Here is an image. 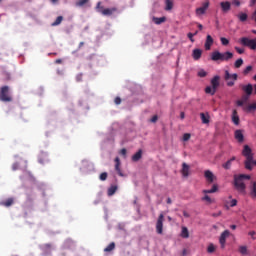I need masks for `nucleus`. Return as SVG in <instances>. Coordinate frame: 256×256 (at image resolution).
<instances>
[{
  "label": "nucleus",
  "instance_id": "obj_1",
  "mask_svg": "<svg viewBox=\"0 0 256 256\" xmlns=\"http://www.w3.org/2000/svg\"><path fill=\"white\" fill-rule=\"evenodd\" d=\"M242 155L246 158V160L244 161L245 169H247L248 171H253V165H256V160H253V150H251V147H249V145L244 146Z\"/></svg>",
  "mask_w": 256,
  "mask_h": 256
},
{
  "label": "nucleus",
  "instance_id": "obj_2",
  "mask_svg": "<svg viewBox=\"0 0 256 256\" xmlns=\"http://www.w3.org/2000/svg\"><path fill=\"white\" fill-rule=\"evenodd\" d=\"M244 179H246V181H249L251 179V176L247 174L234 175V187L238 191V193H245V190L247 189Z\"/></svg>",
  "mask_w": 256,
  "mask_h": 256
},
{
  "label": "nucleus",
  "instance_id": "obj_3",
  "mask_svg": "<svg viewBox=\"0 0 256 256\" xmlns=\"http://www.w3.org/2000/svg\"><path fill=\"white\" fill-rule=\"evenodd\" d=\"M233 59V52H224L214 51L211 54L212 61H231Z\"/></svg>",
  "mask_w": 256,
  "mask_h": 256
},
{
  "label": "nucleus",
  "instance_id": "obj_4",
  "mask_svg": "<svg viewBox=\"0 0 256 256\" xmlns=\"http://www.w3.org/2000/svg\"><path fill=\"white\" fill-rule=\"evenodd\" d=\"M0 101L3 103H11L13 101L9 86H2L0 88Z\"/></svg>",
  "mask_w": 256,
  "mask_h": 256
},
{
  "label": "nucleus",
  "instance_id": "obj_5",
  "mask_svg": "<svg viewBox=\"0 0 256 256\" xmlns=\"http://www.w3.org/2000/svg\"><path fill=\"white\" fill-rule=\"evenodd\" d=\"M239 43H241L243 47H249V49H252L253 51L256 49V38L250 39L248 37H242L239 40Z\"/></svg>",
  "mask_w": 256,
  "mask_h": 256
},
{
  "label": "nucleus",
  "instance_id": "obj_6",
  "mask_svg": "<svg viewBox=\"0 0 256 256\" xmlns=\"http://www.w3.org/2000/svg\"><path fill=\"white\" fill-rule=\"evenodd\" d=\"M237 74H231L228 72V70L225 71L224 79L227 81L228 87H233L235 85V81H237Z\"/></svg>",
  "mask_w": 256,
  "mask_h": 256
},
{
  "label": "nucleus",
  "instance_id": "obj_7",
  "mask_svg": "<svg viewBox=\"0 0 256 256\" xmlns=\"http://www.w3.org/2000/svg\"><path fill=\"white\" fill-rule=\"evenodd\" d=\"M165 221V215H163V213H161L158 216L157 222H156V233H158V235H163V222Z\"/></svg>",
  "mask_w": 256,
  "mask_h": 256
},
{
  "label": "nucleus",
  "instance_id": "obj_8",
  "mask_svg": "<svg viewBox=\"0 0 256 256\" xmlns=\"http://www.w3.org/2000/svg\"><path fill=\"white\" fill-rule=\"evenodd\" d=\"M229 235H230L229 230H225V231L220 235L219 243H220L222 249H225V243H226L227 237H229Z\"/></svg>",
  "mask_w": 256,
  "mask_h": 256
},
{
  "label": "nucleus",
  "instance_id": "obj_9",
  "mask_svg": "<svg viewBox=\"0 0 256 256\" xmlns=\"http://www.w3.org/2000/svg\"><path fill=\"white\" fill-rule=\"evenodd\" d=\"M241 89L248 97H251V95H253V84L242 85Z\"/></svg>",
  "mask_w": 256,
  "mask_h": 256
},
{
  "label": "nucleus",
  "instance_id": "obj_10",
  "mask_svg": "<svg viewBox=\"0 0 256 256\" xmlns=\"http://www.w3.org/2000/svg\"><path fill=\"white\" fill-rule=\"evenodd\" d=\"M209 9V1L202 4V7L196 9V15H205V12Z\"/></svg>",
  "mask_w": 256,
  "mask_h": 256
},
{
  "label": "nucleus",
  "instance_id": "obj_11",
  "mask_svg": "<svg viewBox=\"0 0 256 256\" xmlns=\"http://www.w3.org/2000/svg\"><path fill=\"white\" fill-rule=\"evenodd\" d=\"M38 161L41 165H45V163H49V154H47V152L40 153Z\"/></svg>",
  "mask_w": 256,
  "mask_h": 256
},
{
  "label": "nucleus",
  "instance_id": "obj_12",
  "mask_svg": "<svg viewBox=\"0 0 256 256\" xmlns=\"http://www.w3.org/2000/svg\"><path fill=\"white\" fill-rule=\"evenodd\" d=\"M234 137L238 143H243L245 141V136L243 135V130H236L234 132Z\"/></svg>",
  "mask_w": 256,
  "mask_h": 256
},
{
  "label": "nucleus",
  "instance_id": "obj_13",
  "mask_svg": "<svg viewBox=\"0 0 256 256\" xmlns=\"http://www.w3.org/2000/svg\"><path fill=\"white\" fill-rule=\"evenodd\" d=\"M204 176L208 183H213L215 181V175L210 170H206Z\"/></svg>",
  "mask_w": 256,
  "mask_h": 256
},
{
  "label": "nucleus",
  "instance_id": "obj_14",
  "mask_svg": "<svg viewBox=\"0 0 256 256\" xmlns=\"http://www.w3.org/2000/svg\"><path fill=\"white\" fill-rule=\"evenodd\" d=\"M201 55H203L202 49L196 48L192 52V57H193L194 61H199V59H201Z\"/></svg>",
  "mask_w": 256,
  "mask_h": 256
},
{
  "label": "nucleus",
  "instance_id": "obj_15",
  "mask_svg": "<svg viewBox=\"0 0 256 256\" xmlns=\"http://www.w3.org/2000/svg\"><path fill=\"white\" fill-rule=\"evenodd\" d=\"M220 7H221L223 13H228V11H231V2H229V1L221 2Z\"/></svg>",
  "mask_w": 256,
  "mask_h": 256
},
{
  "label": "nucleus",
  "instance_id": "obj_16",
  "mask_svg": "<svg viewBox=\"0 0 256 256\" xmlns=\"http://www.w3.org/2000/svg\"><path fill=\"white\" fill-rule=\"evenodd\" d=\"M212 45H213V37H211V35H207L206 41L204 44L206 51H210Z\"/></svg>",
  "mask_w": 256,
  "mask_h": 256
},
{
  "label": "nucleus",
  "instance_id": "obj_17",
  "mask_svg": "<svg viewBox=\"0 0 256 256\" xmlns=\"http://www.w3.org/2000/svg\"><path fill=\"white\" fill-rule=\"evenodd\" d=\"M115 171H117L118 175H120V177H123V172H121V160L119 159V157L115 158Z\"/></svg>",
  "mask_w": 256,
  "mask_h": 256
},
{
  "label": "nucleus",
  "instance_id": "obj_18",
  "mask_svg": "<svg viewBox=\"0 0 256 256\" xmlns=\"http://www.w3.org/2000/svg\"><path fill=\"white\" fill-rule=\"evenodd\" d=\"M200 119L204 125L209 124L211 117L209 116V113H200Z\"/></svg>",
  "mask_w": 256,
  "mask_h": 256
},
{
  "label": "nucleus",
  "instance_id": "obj_19",
  "mask_svg": "<svg viewBox=\"0 0 256 256\" xmlns=\"http://www.w3.org/2000/svg\"><path fill=\"white\" fill-rule=\"evenodd\" d=\"M13 203H15V199L14 198H8L7 200L0 202V205L2 207H11V205H13Z\"/></svg>",
  "mask_w": 256,
  "mask_h": 256
},
{
  "label": "nucleus",
  "instance_id": "obj_20",
  "mask_svg": "<svg viewBox=\"0 0 256 256\" xmlns=\"http://www.w3.org/2000/svg\"><path fill=\"white\" fill-rule=\"evenodd\" d=\"M118 186L117 185H111L107 190L108 197H113L114 193H117Z\"/></svg>",
  "mask_w": 256,
  "mask_h": 256
},
{
  "label": "nucleus",
  "instance_id": "obj_21",
  "mask_svg": "<svg viewBox=\"0 0 256 256\" xmlns=\"http://www.w3.org/2000/svg\"><path fill=\"white\" fill-rule=\"evenodd\" d=\"M181 173H182L183 177H189V166L185 162L182 164Z\"/></svg>",
  "mask_w": 256,
  "mask_h": 256
},
{
  "label": "nucleus",
  "instance_id": "obj_22",
  "mask_svg": "<svg viewBox=\"0 0 256 256\" xmlns=\"http://www.w3.org/2000/svg\"><path fill=\"white\" fill-rule=\"evenodd\" d=\"M221 79V77L219 76H214L212 79H211V85L213 87V89H216L217 90V87H219V80Z\"/></svg>",
  "mask_w": 256,
  "mask_h": 256
},
{
  "label": "nucleus",
  "instance_id": "obj_23",
  "mask_svg": "<svg viewBox=\"0 0 256 256\" xmlns=\"http://www.w3.org/2000/svg\"><path fill=\"white\" fill-rule=\"evenodd\" d=\"M117 11V8H106L101 11L102 15L110 16L112 13H115Z\"/></svg>",
  "mask_w": 256,
  "mask_h": 256
},
{
  "label": "nucleus",
  "instance_id": "obj_24",
  "mask_svg": "<svg viewBox=\"0 0 256 256\" xmlns=\"http://www.w3.org/2000/svg\"><path fill=\"white\" fill-rule=\"evenodd\" d=\"M141 157H143V150H139L137 153H135L132 156V161H134L135 163H137V161H139L141 159Z\"/></svg>",
  "mask_w": 256,
  "mask_h": 256
},
{
  "label": "nucleus",
  "instance_id": "obj_25",
  "mask_svg": "<svg viewBox=\"0 0 256 256\" xmlns=\"http://www.w3.org/2000/svg\"><path fill=\"white\" fill-rule=\"evenodd\" d=\"M232 122L234 125H239V115L237 114V110H233L232 112Z\"/></svg>",
  "mask_w": 256,
  "mask_h": 256
},
{
  "label": "nucleus",
  "instance_id": "obj_26",
  "mask_svg": "<svg viewBox=\"0 0 256 256\" xmlns=\"http://www.w3.org/2000/svg\"><path fill=\"white\" fill-rule=\"evenodd\" d=\"M243 110L246 111L247 113H251V111H256V103H252L248 106H245Z\"/></svg>",
  "mask_w": 256,
  "mask_h": 256
},
{
  "label": "nucleus",
  "instance_id": "obj_27",
  "mask_svg": "<svg viewBox=\"0 0 256 256\" xmlns=\"http://www.w3.org/2000/svg\"><path fill=\"white\" fill-rule=\"evenodd\" d=\"M237 17H238L239 21H241L242 23H245V21H247L249 16L247 15V13L241 12L237 15Z\"/></svg>",
  "mask_w": 256,
  "mask_h": 256
},
{
  "label": "nucleus",
  "instance_id": "obj_28",
  "mask_svg": "<svg viewBox=\"0 0 256 256\" xmlns=\"http://www.w3.org/2000/svg\"><path fill=\"white\" fill-rule=\"evenodd\" d=\"M236 157L233 156L230 160H228L226 163L223 164L224 169H231V165L233 161H235Z\"/></svg>",
  "mask_w": 256,
  "mask_h": 256
},
{
  "label": "nucleus",
  "instance_id": "obj_29",
  "mask_svg": "<svg viewBox=\"0 0 256 256\" xmlns=\"http://www.w3.org/2000/svg\"><path fill=\"white\" fill-rule=\"evenodd\" d=\"M219 187L217 186V184H214L212 186V189L210 190H203V193H205V195L209 194V193H217Z\"/></svg>",
  "mask_w": 256,
  "mask_h": 256
},
{
  "label": "nucleus",
  "instance_id": "obj_30",
  "mask_svg": "<svg viewBox=\"0 0 256 256\" xmlns=\"http://www.w3.org/2000/svg\"><path fill=\"white\" fill-rule=\"evenodd\" d=\"M165 11H171L173 9V0H165Z\"/></svg>",
  "mask_w": 256,
  "mask_h": 256
},
{
  "label": "nucleus",
  "instance_id": "obj_31",
  "mask_svg": "<svg viewBox=\"0 0 256 256\" xmlns=\"http://www.w3.org/2000/svg\"><path fill=\"white\" fill-rule=\"evenodd\" d=\"M216 91L217 90L211 86H207L205 88V93H207L208 95H215Z\"/></svg>",
  "mask_w": 256,
  "mask_h": 256
},
{
  "label": "nucleus",
  "instance_id": "obj_32",
  "mask_svg": "<svg viewBox=\"0 0 256 256\" xmlns=\"http://www.w3.org/2000/svg\"><path fill=\"white\" fill-rule=\"evenodd\" d=\"M115 249V242L110 243L105 249V253H111Z\"/></svg>",
  "mask_w": 256,
  "mask_h": 256
},
{
  "label": "nucleus",
  "instance_id": "obj_33",
  "mask_svg": "<svg viewBox=\"0 0 256 256\" xmlns=\"http://www.w3.org/2000/svg\"><path fill=\"white\" fill-rule=\"evenodd\" d=\"M153 21L156 25H161V23H165V17H160V18L154 17Z\"/></svg>",
  "mask_w": 256,
  "mask_h": 256
},
{
  "label": "nucleus",
  "instance_id": "obj_34",
  "mask_svg": "<svg viewBox=\"0 0 256 256\" xmlns=\"http://www.w3.org/2000/svg\"><path fill=\"white\" fill-rule=\"evenodd\" d=\"M63 21V16H58L56 20L52 23L53 27H57V25H61Z\"/></svg>",
  "mask_w": 256,
  "mask_h": 256
},
{
  "label": "nucleus",
  "instance_id": "obj_35",
  "mask_svg": "<svg viewBox=\"0 0 256 256\" xmlns=\"http://www.w3.org/2000/svg\"><path fill=\"white\" fill-rule=\"evenodd\" d=\"M181 235H182V237H183L184 239H188V237H189V230L187 229V227H183V228H182V233H181Z\"/></svg>",
  "mask_w": 256,
  "mask_h": 256
},
{
  "label": "nucleus",
  "instance_id": "obj_36",
  "mask_svg": "<svg viewBox=\"0 0 256 256\" xmlns=\"http://www.w3.org/2000/svg\"><path fill=\"white\" fill-rule=\"evenodd\" d=\"M242 65H243V58L237 59V60L235 61V63H234V67H235L236 69H239Z\"/></svg>",
  "mask_w": 256,
  "mask_h": 256
},
{
  "label": "nucleus",
  "instance_id": "obj_37",
  "mask_svg": "<svg viewBox=\"0 0 256 256\" xmlns=\"http://www.w3.org/2000/svg\"><path fill=\"white\" fill-rule=\"evenodd\" d=\"M215 249H217L215 245L209 244L207 248V253H215Z\"/></svg>",
  "mask_w": 256,
  "mask_h": 256
},
{
  "label": "nucleus",
  "instance_id": "obj_38",
  "mask_svg": "<svg viewBox=\"0 0 256 256\" xmlns=\"http://www.w3.org/2000/svg\"><path fill=\"white\" fill-rule=\"evenodd\" d=\"M239 253H241V255H247V246H240Z\"/></svg>",
  "mask_w": 256,
  "mask_h": 256
},
{
  "label": "nucleus",
  "instance_id": "obj_39",
  "mask_svg": "<svg viewBox=\"0 0 256 256\" xmlns=\"http://www.w3.org/2000/svg\"><path fill=\"white\" fill-rule=\"evenodd\" d=\"M253 71V66H247L244 70H243V75H247L249 74L250 72Z\"/></svg>",
  "mask_w": 256,
  "mask_h": 256
},
{
  "label": "nucleus",
  "instance_id": "obj_40",
  "mask_svg": "<svg viewBox=\"0 0 256 256\" xmlns=\"http://www.w3.org/2000/svg\"><path fill=\"white\" fill-rule=\"evenodd\" d=\"M251 195H252V197L256 198V182H253V184H252Z\"/></svg>",
  "mask_w": 256,
  "mask_h": 256
},
{
  "label": "nucleus",
  "instance_id": "obj_41",
  "mask_svg": "<svg viewBox=\"0 0 256 256\" xmlns=\"http://www.w3.org/2000/svg\"><path fill=\"white\" fill-rule=\"evenodd\" d=\"M89 3V0H80L76 3L77 7H83V5H87Z\"/></svg>",
  "mask_w": 256,
  "mask_h": 256
},
{
  "label": "nucleus",
  "instance_id": "obj_42",
  "mask_svg": "<svg viewBox=\"0 0 256 256\" xmlns=\"http://www.w3.org/2000/svg\"><path fill=\"white\" fill-rule=\"evenodd\" d=\"M202 201H206V203H213V199H211V197H209V195H205L204 197H202Z\"/></svg>",
  "mask_w": 256,
  "mask_h": 256
},
{
  "label": "nucleus",
  "instance_id": "obj_43",
  "mask_svg": "<svg viewBox=\"0 0 256 256\" xmlns=\"http://www.w3.org/2000/svg\"><path fill=\"white\" fill-rule=\"evenodd\" d=\"M220 41H221L222 45H224L225 47H227V45H229V39H227L225 37H221Z\"/></svg>",
  "mask_w": 256,
  "mask_h": 256
},
{
  "label": "nucleus",
  "instance_id": "obj_44",
  "mask_svg": "<svg viewBox=\"0 0 256 256\" xmlns=\"http://www.w3.org/2000/svg\"><path fill=\"white\" fill-rule=\"evenodd\" d=\"M107 176H108L107 172L101 173L99 176L100 181H107Z\"/></svg>",
  "mask_w": 256,
  "mask_h": 256
},
{
  "label": "nucleus",
  "instance_id": "obj_45",
  "mask_svg": "<svg viewBox=\"0 0 256 256\" xmlns=\"http://www.w3.org/2000/svg\"><path fill=\"white\" fill-rule=\"evenodd\" d=\"M197 35V31L193 34V33H188L187 37L188 39H190L191 43H195V39H193V36Z\"/></svg>",
  "mask_w": 256,
  "mask_h": 256
},
{
  "label": "nucleus",
  "instance_id": "obj_46",
  "mask_svg": "<svg viewBox=\"0 0 256 256\" xmlns=\"http://www.w3.org/2000/svg\"><path fill=\"white\" fill-rule=\"evenodd\" d=\"M198 77H207V72L205 70H200L198 72Z\"/></svg>",
  "mask_w": 256,
  "mask_h": 256
},
{
  "label": "nucleus",
  "instance_id": "obj_47",
  "mask_svg": "<svg viewBox=\"0 0 256 256\" xmlns=\"http://www.w3.org/2000/svg\"><path fill=\"white\" fill-rule=\"evenodd\" d=\"M229 207H237V199H232L229 203Z\"/></svg>",
  "mask_w": 256,
  "mask_h": 256
},
{
  "label": "nucleus",
  "instance_id": "obj_48",
  "mask_svg": "<svg viewBox=\"0 0 256 256\" xmlns=\"http://www.w3.org/2000/svg\"><path fill=\"white\" fill-rule=\"evenodd\" d=\"M190 139H191V134L185 133V134L183 135V141H189Z\"/></svg>",
  "mask_w": 256,
  "mask_h": 256
},
{
  "label": "nucleus",
  "instance_id": "obj_49",
  "mask_svg": "<svg viewBox=\"0 0 256 256\" xmlns=\"http://www.w3.org/2000/svg\"><path fill=\"white\" fill-rule=\"evenodd\" d=\"M235 51H237L239 53V55H243V53H245V49L243 48H239V47H235Z\"/></svg>",
  "mask_w": 256,
  "mask_h": 256
},
{
  "label": "nucleus",
  "instance_id": "obj_50",
  "mask_svg": "<svg viewBox=\"0 0 256 256\" xmlns=\"http://www.w3.org/2000/svg\"><path fill=\"white\" fill-rule=\"evenodd\" d=\"M96 9H97V11H98L99 13H101V11L104 10V9H103V6H101V2H98V3H97Z\"/></svg>",
  "mask_w": 256,
  "mask_h": 256
},
{
  "label": "nucleus",
  "instance_id": "obj_51",
  "mask_svg": "<svg viewBox=\"0 0 256 256\" xmlns=\"http://www.w3.org/2000/svg\"><path fill=\"white\" fill-rule=\"evenodd\" d=\"M120 155H122V157H127V149L122 148V149L120 150Z\"/></svg>",
  "mask_w": 256,
  "mask_h": 256
},
{
  "label": "nucleus",
  "instance_id": "obj_52",
  "mask_svg": "<svg viewBox=\"0 0 256 256\" xmlns=\"http://www.w3.org/2000/svg\"><path fill=\"white\" fill-rule=\"evenodd\" d=\"M158 120H159V116L154 115V116L150 119V122H151V123H157Z\"/></svg>",
  "mask_w": 256,
  "mask_h": 256
},
{
  "label": "nucleus",
  "instance_id": "obj_53",
  "mask_svg": "<svg viewBox=\"0 0 256 256\" xmlns=\"http://www.w3.org/2000/svg\"><path fill=\"white\" fill-rule=\"evenodd\" d=\"M236 104H237L238 107H243V105H245V101H243V100H237V101H236Z\"/></svg>",
  "mask_w": 256,
  "mask_h": 256
},
{
  "label": "nucleus",
  "instance_id": "obj_54",
  "mask_svg": "<svg viewBox=\"0 0 256 256\" xmlns=\"http://www.w3.org/2000/svg\"><path fill=\"white\" fill-rule=\"evenodd\" d=\"M114 103H115V105H121V98L120 97H116L114 99Z\"/></svg>",
  "mask_w": 256,
  "mask_h": 256
},
{
  "label": "nucleus",
  "instance_id": "obj_55",
  "mask_svg": "<svg viewBox=\"0 0 256 256\" xmlns=\"http://www.w3.org/2000/svg\"><path fill=\"white\" fill-rule=\"evenodd\" d=\"M249 97H250V96H248V95H244V96L242 97V101H244V103H247V101L249 100Z\"/></svg>",
  "mask_w": 256,
  "mask_h": 256
},
{
  "label": "nucleus",
  "instance_id": "obj_56",
  "mask_svg": "<svg viewBox=\"0 0 256 256\" xmlns=\"http://www.w3.org/2000/svg\"><path fill=\"white\" fill-rule=\"evenodd\" d=\"M13 171H17V169L19 168V164L15 163L13 164Z\"/></svg>",
  "mask_w": 256,
  "mask_h": 256
},
{
  "label": "nucleus",
  "instance_id": "obj_57",
  "mask_svg": "<svg viewBox=\"0 0 256 256\" xmlns=\"http://www.w3.org/2000/svg\"><path fill=\"white\" fill-rule=\"evenodd\" d=\"M255 234H256L255 231H250V232L248 233V235H250V237H252L253 239H255V237H253Z\"/></svg>",
  "mask_w": 256,
  "mask_h": 256
},
{
  "label": "nucleus",
  "instance_id": "obj_58",
  "mask_svg": "<svg viewBox=\"0 0 256 256\" xmlns=\"http://www.w3.org/2000/svg\"><path fill=\"white\" fill-rule=\"evenodd\" d=\"M256 0H250V7H254Z\"/></svg>",
  "mask_w": 256,
  "mask_h": 256
},
{
  "label": "nucleus",
  "instance_id": "obj_59",
  "mask_svg": "<svg viewBox=\"0 0 256 256\" xmlns=\"http://www.w3.org/2000/svg\"><path fill=\"white\" fill-rule=\"evenodd\" d=\"M55 63H56L57 65H59V64L63 63V60H61V59H56V60H55Z\"/></svg>",
  "mask_w": 256,
  "mask_h": 256
},
{
  "label": "nucleus",
  "instance_id": "obj_60",
  "mask_svg": "<svg viewBox=\"0 0 256 256\" xmlns=\"http://www.w3.org/2000/svg\"><path fill=\"white\" fill-rule=\"evenodd\" d=\"M221 215V212L212 214V217H219Z\"/></svg>",
  "mask_w": 256,
  "mask_h": 256
},
{
  "label": "nucleus",
  "instance_id": "obj_61",
  "mask_svg": "<svg viewBox=\"0 0 256 256\" xmlns=\"http://www.w3.org/2000/svg\"><path fill=\"white\" fill-rule=\"evenodd\" d=\"M180 119H185V112L180 113Z\"/></svg>",
  "mask_w": 256,
  "mask_h": 256
},
{
  "label": "nucleus",
  "instance_id": "obj_62",
  "mask_svg": "<svg viewBox=\"0 0 256 256\" xmlns=\"http://www.w3.org/2000/svg\"><path fill=\"white\" fill-rule=\"evenodd\" d=\"M166 203H167L168 205H171V203H173V201L171 200V198H167Z\"/></svg>",
  "mask_w": 256,
  "mask_h": 256
},
{
  "label": "nucleus",
  "instance_id": "obj_63",
  "mask_svg": "<svg viewBox=\"0 0 256 256\" xmlns=\"http://www.w3.org/2000/svg\"><path fill=\"white\" fill-rule=\"evenodd\" d=\"M183 215H184V217H189V213H187V211H184Z\"/></svg>",
  "mask_w": 256,
  "mask_h": 256
},
{
  "label": "nucleus",
  "instance_id": "obj_64",
  "mask_svg": "<svg viewBox=\"0 0 256 256\" xmlns=\"http://www.w3.org/2000/svg\"><path fill=\"white\" fill-rule=\"evenodd\" d=\"M254 95H256V84L254 85Z\"/></svg>",
  "mask_w": 256,
  "mask_h": 256
}]
</instances>
